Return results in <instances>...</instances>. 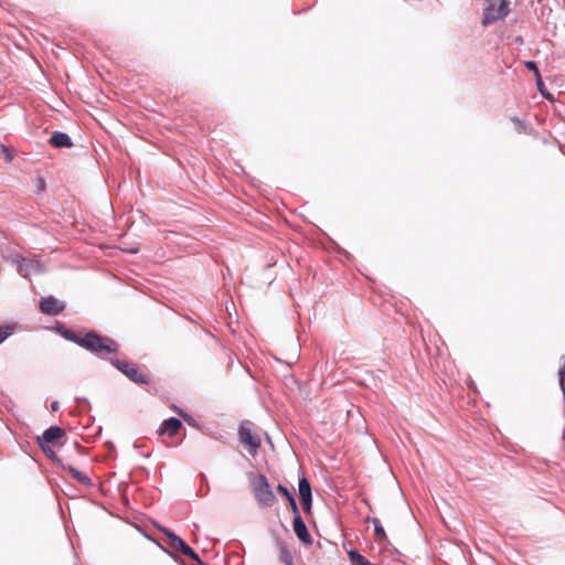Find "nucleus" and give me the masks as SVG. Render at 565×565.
I'll use <instances>...</instances> for the list:
<instances>
[{
  "label": "nucleus",
  "instance_id": "obj_1",
  "mask_svg": "<svg viewBox=\"0 0 565 565\" xmlns=\"http://www.w3.org/2000/svg\"><path fill=\"white\" fill-rule=\"evenodd\" d=\"M81 347L102 356L116 353L119 348L118 343L113 339L102 337L93 331L86 333L81 339Z\"/></svg>",
  "mask_w": 565,
  "mask_h": 565
},
{
  "label": "nucleus",
  "instance_id": "obj_2",
  "mask_svg": "<svg viewBox=\"0 0 565 565\" xmlns=\"http://www.w3.org/2000/svg\"><path fill=\"white\" fill-rule=\"evenodd\" d=\"M252 490L257 503L262 507H271L276 497L264 475H257L252 481Z\"/></svg>",
  "mask_w": 565,
  "mask_h": 565
},
{
  "label": "nucleus",
  "instance_id": "obj_3",
  "mask_svg": "<svg viewBox=\"0 0 565 565\" xmlns=\"http://www.w3.org/2000/svg\"><path fill=\"white\" fill-rule=\"evenodd\" d=\"M113 364L130 381L137 384H148L151 380L149 373L143 367H140L135 363L126 360H115L113 361Z\"/></svg>",
  "mask_w": 565,
  "mask_h": 565
},
{
  "label": "nucleus",
  "instance_id": "obj_4",
  "mask_svg": "<svg viewBox=\"0 0 565 565\" xmlns=\"http://www.w3.org/2000/svg\"><path fill=\"white\" fill-rule=\"evenodd\" d=\"M238 437L241 444L247 451L255 456L260 448L262 440L259 436L253 430V424L248 420L243 422L238 427Z\"/></svg>",
  "mask_w": 565,
  "mask_h": 565
},
{
  "label": "nucleus",
  "instance_id": "obj_5",
  "mask_svg": "<svg viewBox=\"0 0 565 565\" xmlns=\"http://www.w3.org/2000/svg\"><path fill=\"white\" fill-rule=\"evenodd\" d=\"M488 6L484 8L482 24H491L504 17L510 12L509 2L507 0H500L499 7H495V0H487Z\"/></svg>",
  "mask_w": 565,
  "mask_h": 565
},
{
  "label": "nucleus",
  "instance_id": "obj_6",
  "mask_svg": "<svg viewBox=\"0 0 565 565\" xmlns=\"http://www.w3.org/2000/svg\"><path fill=\"white\" fill-rule=\"evenodd\" d=\"M163 532L168 537V545L172 550L179 551L191 559L201 563L199 555L181 537L177 536L173 532L168 530H163Z\"/></svg>",
  "mask_w": 565,
  "mask_h": 565
},
{
  "label": "nucleus",
  "instance_id": "obj_7",
  "mask_svg": "<svg viewBox=\"0 0 565 565\" xmlns=\"http://www.w3.org/2000/svg\"><path fill=\"white\" fill-rule=\"evenodd\" d=\"M65 309V303L54 296L43 297L40 300L41 312L49 316H57Z\"/></svg>",
  "mask_w": 565,
  "mask_h": 565
},
{
  "label": "nucleus",
  "instance_id": "obj_8",
  "mask_svg": "<svg viewBox=\"0 0 565 565\" xmlns=\"http://www.w3.org/2000/svg\"><path fill=\"white\" fill-rule=\"evenodd\" d=\"M299 495L303 507V511L306 513L311 512V503H312V494H311V486L307 478H301L299 480Z\"/></svg>",
  "mask_w": 565,
  "mask_h": 565
},
{
  "label": "nucleus",
  "instance_id": "obj_9",
  "mask_svg": "<svg viewBox=\"0 0 565 565\" xmlns=\"http://www.w3.org/2000/svg\"><path fill=\"white\" fill-rule=\"evenodd\" d=\"M65 431L57 427V426H51L47 428L41 437H38L39 444H49V445H56L57 441L64 437Z\"/></svg>",
  "mask_w": 565,
  "mask_h": 565
},
{
  "label": "nucleus",
  "instance_id": "obj_10",
  "mask_svg": "<svg viewBox=\"0 0 565 565\" xmlns=\"http://www.w3.org/2000/svg\"><path fill=\"white\" fill-rule=\"evenodd\" d=\"M294 531L297 537L305 544H311L312 539L307 530V526L300 515L294 518Z\"/></svg>",
  "mask_w": 565,
  "mask_h": 565
},
{
  "label": "nucleus",
  "instance_id": "obj_11",
  "mask_svg": "<svg viewBox=\"0 0 565 565\" xmlns=\"http://www.w3.org/2000/svg\"><path fill=\"white\" fill-rule=\"evenodd\" d=\"M182 423L180 419L171 417L166 419L160 428L158 429L159 435L168 434L169 436H174L179 429L181 428Z\"/></svg>",
  "mask_w": 565,
  "mask_h": 565
},
{
  "label": "nucleus",
  "instance_id": "obj_12",
  "mask_svg": "<svg viewBox=\"0 0 565 565\" xmlns=\"http://www.w3.org/2000/svg\"><path fill=\"white\" fill-rule=\"evenodd\" d=\"M64 469H66L68 471V473L72 476V478L75 479L76 481H78L79 483H82L84 486L92 484L90 478L85 472L79 471L72 466L65 467Z\"/></svg>",
  "mask_w": 565,
  "mask_h": 565
},
{
  "label": "nucleus",
  "instance_id": "obj_13",
  "mask_svg": "<svg viewBox=\"0 0 565 565\" xmlns=\"http://www.w3.org/2000/svg\"><path fill=\"white\" fill-rule=\"evenodd\" d=\"M348 555L352 565H372L363 555H361L355 550L349 551Z\"/></svg>",
  "mask_w": 565,
  "mask_h": 565
},
{
  "label": "nucleus",
  "instance_id": "obj_14",
  "mask_svg": "<svg viewBox=\"0 0 565 565\" xmlns=\"http://www.w3.org/2000/svg\"><path fill=\"white\" fill-rule=\"evenodd\" d=\"M279 558L285 565H294L292 554L285 544H280Z\"/></svg>",
  "mask_w": 565,
  "mask_h": 565
},
{
  "label": "nucleus",
  "instance_id": "obj_15",
  "mask_svg": "<svg viewBox=\"0 0 565 565\" xmlns=\"http://www.w3.org/2000/svg\"><path fill=\"white\" fill-rule=\"evenodd\" d=\"M370 521L374 525V532H375L376 540L385 541L387 539V536H386V533H385L380 520L376 518H372V519H370Z\"/></svg>",
  "mask_w": 565,
  "mask_h": 565
},
{
  "label": "nucleus",
  "instance_id": "obj_16",
  "mask_svg": "<svg viewBox=\"0 0 565 565\" xmlns=\"http://www.w3.org/2000/svg\"><path fill=\"white\" fill-rule=\"evenodd\" d=\"M0 154L3 157V160L6 162H11L14 157V149H13V147H11L9 145L1 143Z\"/></svg>",
  "mask_w": 565,
  "mask_h": 565
},
{
  "label": "nucleus",
  "instance_id": "obj_17",
  "mask_svg": "<svg viewBox=\"0 0 565 565\" xmlns=\"http://www.w3.org/2000/svg\"><path fill=\"white\" fill-rule=\"evenodd\" d=\"M63 337L72 342H75L77 343L78 345H81V339H83L84 335H79L77 334L76 332L72 331V330H65L62 332Z\"/></svg>",
  "mask_w": 565,
  "mask_h": 565
},
{
  "label": "nucleus",
  "instance_id": "obj_18",
  "mask_svg": "<svg viewBox=\"0 0 565 565\" xmlns=\"http://www.w3.org/2000/svg\"><path fill=\"white\" fill-rule=\"evenodd\" d=\"M14 331V327L12 326H2L0 327V344L10 337Z\"/></svg>",
  "mask_w": 565,
  "mask_h": 565
},
{
  "label": "nucleus",
  "instance_id": "obj_19",
  "mask_svg": "<svg viewBox=\"0 0 565 565\" xmlns=\"http://www.w3.org/2000/svg\"><path fill=\"white\" fill-rule=\"evenodd\" d=\"M47 141H70V138L66 134L63 132H54L51 135V137L47 139Z\"/></svg>",
  "mask_w": 565,
  "mask_h": 565
},
{
  "label": "nucleus",
  "instance_id": "obj_20",
  "mask_svg": "<svg viewBox=\"0 0 565 565\" xmlns=\"http://www.w3.org/2000/svg\"><path fill=\"white\" fill-rule=\"evenodd\" d=\"M39 445H40V447L42 448V450L44 451V454L47 457H50L52 459H54L56 457L54 450L51 447V445H49V444H45V445L44 444H39Z\"/></svg>",
  "mask_w": 565,
  "mask_h": 565
},
{
  "label": "nucleus",
  "instance_id": "obj_21",
  "mask_svg": "<svg viewBox=\"0 0 565 565\" xmlns=\"http://www.w3.org/2000/svg\"><path fill=\"white\" fill-rule=\"evenodd\" d=\"M277 491L281 493L287 500L294 497L291 492L282 484H278Z\"/></svg>",
  "mask_w": 565,
  "mask_h": 565
},
{
  "label": "nucleus",
  "instance_id": "obj_22",
  "mask_svg": "<svg viewBox=\"0 0 565 565\" xmlns=\"http://www.w3.org/2000/svg\"><path fill=\"white\" fill-rule=\"evenodd\" d=\"M288 503H289L290 509L292 511L294 518H297V515H300L298 507H297V503H296V500H295L294 497L288 500Z\"/></svg>",
  "mask_w": 565,
  "mask_h": 565
},
{
  "label": "nucleus",
  "instance_id": "obj_23",
  "mask_svg": "<svg viewBox=\"0 0 565 565\" xmlns=\"http://www.w3.org/2000/svg\"><path fill=\"white\" fill-rule=\"evenodd\" d=\"M35 184H36V192L44 191V189H45V180L43 178L38 177L35 179Z\"/></svg>",
  "mask_w": 565,
  "mask_h": 565
},
{
  "label": "nucleus",
  "instance_id": "obj_24",
  "mask_svg": "<svg viewBox=\"0 0 565 565\" xmlns=\"http://www.w3.org/2000/svg\"><path fill=\"white\" fill-rule=\"evenodd\" d=\"M526 67L532 70V71H534L536 73V75H539V70H537L536 64L534 62H532V61L526 62Z\"/></svg>",
  "mask_w": 565,
  "mask_h": 565
},
{
  "label": "nucleus",
  "instance_id": "obj_25",
  "mask_svg": "<svg viewBox=\"0 0 565 565\" xmlns=\"http://www.w3.org/2000/svg\"><path fill=\"white\" fill-rule=\"evenodd\" d=\"M58 407H60L58 402H53V403L51 404V409H52V411H54V412H55V411H57V409H58Z\"/></svg>",
  "mask_w": 565,
  "mask_h": 565
},
{
  "label": "nucleus",
  "instance_id": "obj_26",
  "mask_svg": "<svg viewBox=\"0 0 565 565\" xmlns=\"http://www.w3.org/2000/svg\"><path fill=\"white\" fill-rule=\"evenodd\" d=\"M55 147H63V146H66V147H71L73 143H62V142H58V143H53Z\"/></svg>",
  "mask_w": 565,
  "mask_h": 565
},
{
  "label": "nucleus",
  "instance_id": "obj_27",
  "mask_svg": "<svg viewBox=\"0 0 565 565\" xmlns=\"http://www.w3.org/2000/svg\"><path fill=\"white\" fill-rule=\"evenodd\" d=\"M537 84H539L540 92H541L543 95H545V93H544V90H543V86H544V85H543V83L539 79Z\"/></svg>",
  "mask_w": 565,
  "mask_h": 565
}]
</instances>
